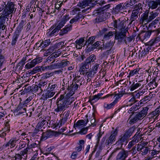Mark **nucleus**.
<instances>
[{"label":"nucleus","mask_w":160,"mask_h":160,"mask_svg":"<svg viewBox=\"0 0 160 160\" xmlns=\"http://www.w3.org/2000/svg\"><path fill=\"white\" fill-rule=\"evenodd\" d=\"M136 146L137 151L138 152H141L142 149H143L145 145H144L142 144H138Z\"/></svg>","instance_id":"53"},{"label":"nucleus","mask_w":160,"mask_h":160,"mask_svg":"<svg viewBox=\"0 0 160 160\" xmlns=\"http://www.w3.org/2000/svg\"><path fill=\"white\" fill-rule=\"evenodd\" d=\"M66 22L61 19L58 25L57 26L58 28L60 29L65 24Z\"/></svg>","instance_id":"52"},{"label":"nucleus","mask_w":160,"mask_h":160,"mask_svg":"<svg viewBox=\"0 0 160 160\" xmlns=\"http://www.w3.org/2000/svg\"><path fill=\"white\" fill-rule=\"evenodd\" d=\"M3 130L4 132H9L10 131V126L8 122L7 121L5 122V127L3 129Z\"/></svg>","instance_id":"44"},{"label":"nucleus","mask_w":160,"mask_h":160,"mask_svg":"<svg viewBox=\"0 0 160 160\" xmlns=\"http://www.w3.org/2000/svg\"><path fill=\"white\" fill-rule=\"evenodd\" d=\"M124 9V7L123 3H121L118 4L113 9L115 11L117 12Z\"/></svg>","instance_id":"30"},{"label":"nucleus","mask_w":160,"mask_h":160,"mask_svg":"<svg viewBox=\"0 0 160 160\" xmlns=\"http://www.w3.org/2000/svg\"><path fill=\"white\" fill-rule=\"evenodd\" d=\"M88 122V119H87L86 123H85V121L83 120H79L74 125V126L77 128H79L85 126V124Z\"/></svg>","instance_id":"25"},{"label":"nucleus","mask_w":160,"mask_h":160,"mask_svg":"<svg viewBox=\"0 0 160 160\" xmlns=\"http://www.w3.org/2000/svg\"><path fill=\"white\" fill-rule=\"evenodd\" d=\"M71 117L70 115V111L68 110L65 111L63 113L62 117L63 121L64 122H67L68 120Z\"/></svg>","instance_id":"31"},{"label":"nucleus","mask_w":160,"mask_h":160,"mask_svg":"<svg viewBox=\"0 0 160 160\" xmlns=\"http://www.w3.org/2000/svg\"><path fill=\"white\" fill-rule=\"evenodd\" d=\"M126 22L124 21H121L119 19L114 21L113 26L117 30L121 32H127L128 29L126 28Z\"/></svg>","instance_id":"5"},{"label":"nucleus","mask_w":160,"mask_h":160,"mask_svg":"<svg viewBox=\"0 0 160 160\" xmlns=\"http://www.w3.org/2000/svg\"><path fill=\"white\" fill-rule=\"evenodd\" d=\"M144 80H141L139 81L136 83H135L134 82H133L129 88L130 91H133L142 86L141 88H142L144 87V84H142L141 82Z\"/></svg>","instance_id":"12"},{"label":"nucleus","mask_w":160,"mask_h":160,"mask_svg":"<svg viewBox=\"0 0 160 160\" xmlns=\"http://www.w3.org/2000/svg\"><path fill=\"white\" fill-rule=\"evenodd\" d=\"M96 59V55L92 54L90 55L89 57L86 60V62H88L89 64H90L91 62H93Z\"/></svg>","instance_id":"33"},{"label":"nucleus","mask_w":160,"mask_h":160,"mask_svg":"<svg viewBox=\"0 0 160 160\" xmlns=\"http://www.w3.org/2000/svg\"><path fill=\"white\" fill-rule=\"evenodd\" d=\"M149 101V100L148 96H146L139 101V105H141L142 104H145Z\"/></svg>","instance_id":"45"},{"label":"nucleus","mask_w":160,"mask_h":160,"mask_svg":"<svg viewBox=\"0 0 160 160\" xmlns=\"http://www.w3.org/2000/svg\"><path fill=\"white\" fill-rule=\"evenodd\" d=\"M99 67V64L98 63H96L94 66L92 68V70L96 74L98 70V68Z\"/></svg>","instance_id":"54"},{"label":"nucleus","mask_w":160,"mask_h":160,"mask_svg":"<svg viewBox=\"0 0 160 160\" xmlns=\"http://www.w3.org/2000/svg\"><path fill=\"white\" fill-rule=\"evenodd\" d=\"M160 152V151H156V150H152L151 153V155L153 157H156V156L157 154L159 153Z\"/></svg>","instance_id":"62"},{"label":"nucleus","mask_w":160,"mask_h":160,"mask_svg":"<svg viewBox=\"0 0 160 160\" xmlns=\"http://www.w3.org/2000/svg\"><path fill=\"white\" fill-rule=\"evenodd\" d=\"M55 92L52 90H48L45 94V97L47 98H51L55 94Z\"/></svg>","instance_id":"37"},{"label":"nucleus","mask_w":160,"mask_h":160,"mask_svg":"<svg viewBox=\"0 0 160 160\" xmlns=\"http://www.w3.org/2000/svg\"><path fill=\"white\" fill-rule=\"evenodd\" d=\"M95 74V72H94L92 71L91 70L89 72H87L86 73V75L87 76V78H92L94 77Z\"/></svg>","instance_id":"48"},{"label":"nucleus","mask_w":160,"mask_h":160,"mask_svg":"<svg viewBox=\"0 0 160 160\" xmlns=\"http://www.w3.org/2000/svg\"><path fill=\"white\" fill-rule=\"evenodd\" d=\"M120 148H115L113 151L112 152L111 154H110V155L109 156L108 160H109L110 159L112 158L113 155L117 151H118V150H120Z\"/></svg>","instance_id":"60"},{"label":"nucleus","mask_w":160,"mask_h":160,"mask_svg":"<svg viewBox=\"0 0 160 160\" xmlns=\"http://www.w3.org/2000/svg\"><path fill=\"white\" fill-rule=\"evenodd\" d=\"M128 155V153L127 151L122 150L117 156L116 160H125Z\"/></svg>","instance_id":"11"},{"label":"nucleus","mask_w":160,"mask_h":160,"mask_svg":"<svg viewBox=\"0 0 160 160\" xmlns=\"http://www.w3.org/2000/svg\"><path fill=\"white\" fill-rule=\"evenodd\" d=\"M28 152V150L26 148L24 149L22 151H21L20 154L21 156H22V158L26 159L27 157V154Z\"/></svg>","instance_id":"34"},{"label":"nucleus","mask_w":160,"mask_h":160,"mask_svg":"<svg viewBox=\"0 0 160 160\" xmlns=\"http://www.w3.org/2000/svg\"><path fill=\"white\" fill-rule=\"evenodd\" d=\"M51 42L50 39H48L45 41L42 40V48H45L49 46Z\"/></svg>","instance_id":"43"},{"label":"nucleus","mask_w":160,"mask_h":160,"mask_svg":"<svg viewBox=\"0 0 160 160\" xmlns=\"http://www.w3.org/2000/svg\"><path fill=\"white\" fill-rule=\"evenodd\" d=\"M47 84V82L45 81H41L39 82L38 85L39 88L40 92V93L41 92L43 91L42 88H43L44 86Z\"/></svg>","instance_id":"40"},{"label":"nucleus","mask_w":160,"mask_h":160,"mask_svg":"<svg viewBox=\"0 0 160 160\" xmlns=\"http://www.w3.org/2000/svg\"><path fill=\"white\" fill-rule=\"evenodd\" d=\"M106 14L104 12H101L100 15L96 19V21L97 22H99L104 21L106 19Z\"/></svg>","instance_id":"23"},{"label":"nucleus","mask_w":160,"mask_h":160,"mask_svg":"<svg viewBox=\"0 0 160 160\" xmlns=\"http://www.w3.org/2000/svg\"><path fill=\"white\" fill-rule=\"evenodd\" d=\"M127 32H120L116 34L115 35V39L118 40L119 42H122L124 41L125 44L127 43L126 40V33Z\"/></svg>","instance_id":"9"},{"label":"nucleus","mask_w":160,"mask_h":160,"mask_svg":"<svg viewBox=\"0 0 160 160\" xmlns=\"http://www.w3.org/2000/svg\"><path fill=\"white\" fill-rule=\"evenodd\" d=\"M159 41H160V35L156 37L154 39H152L149 42V43L151 45H152L153 44Z\"/></svg>","instance_id":"47"},{"label":"nucleus","mask_w":160,"mask_h":160,"mask_svg":"<svg viewBox=\"0 0 160 160\" xmlns=\"http://www.w3.org/2000/svg\"><path fill=\"white\" fill-rule=\"evenodd\" d=\"M158 13L157 12H150V15L148 18V19H149L148 21L149 22L151 21L152 20L154 19L155 17L157 16L158 15Z\"/></svg>","instance_id":"38"},{"label":"nucleus","mask_w":160,"mask_h":160,"mask_svg":"<svg viewBox=\"0 0 160 160\" xmlns=\"http://www.w3.org/2000/svg\"><path fill=\"white\" fill-rule=\"evenodd\" d=\"M158 5V0H155V1H151L148 3V6L149 8H151L152 9L156 8Z\"/></svg>","instance_id":"24"},{"label":"nucleus","mask_w":160,"mask_h":160,"mask_svg":"<svg viewBox=\"0 0 160 160\" xmlns=\"http://www.w3.org/2000/svg\"><path fill=\"white\" fill-rule=\"evenodd\" d=\"M18 140L14 139H10L8 142L5 145L6 147H9L10 148L14 147L16 145V142Z\"/></svg>","instance_id":"26"},{"label":"nucleus","mask_w":160,"mask_h":160,"mask_svg":"<svg viewBox=\"0 0 160 160\" xmlns=\"http://www.w3.org/2000/svg\"><path fill=\"white\" fill-rule=\"evenodd\" d=\"M93 0H81L78 4V6L82 8H84L87 6L93 4Z\"/></svg>","instance_id":"10"},{"label":"nucleus","mask_w":160,"mask_h":160,"mask_svg":"<svg viewBox=\"0 0 160 160\" xmlns=\"http://www.w3.org/2000/svg\"><path fill=\"white\" fill-rule=\"evenodd\" d=\"M26 143L24 142H21L19 145V147L17 149L18 150L21 149L22 148H25L26 147Z\"/></svg>","instance_id":"61"},{"label":"nucleus","mask_w":160,"mask_h":160,"mask_svg":"<svg viewBox=\"0 0 160 160\" xmlns=\"http://www.w3.org/2000/svg\"><path fill=\"white\" fill-rule=\"evenodd\" d=\"M160 114V106L157 108L154 111L152 112L150 114L151 118L154 119H157V117Z\"/></svg>","instance_id":"16"},{"label":"nucleus","mask_w":160,"mask_h":160,"mask_svg":"<svg viewBox=\"0 0 160 160\" xmlns=\"http://www.w3.org/2000/svg\"><path fill=\"white\" fill-rule=\"evenodd\" d=\"M102 95V93H99L96 95L93 96L91 100V102H94L93 101L94 100H95V101H98Z\"/></svg>","instance_id":"41"},{"label":"nucleus","mask_w":160,"mask_h":160,"mask_svg":"<svg viewBox=\"0 0 160 160\" xmlns=\"http://www.w3.org/2000/svg\"><path fill=\"white\" fill-rule=\"evenodd\" d=\"M133 139L132 140L133 142L136 143L138 142L139 141V136L138 133L137 134V133L134 135L133 138Z\"/></svg>","instance_id":"55"},{"label":"nucleus","mask_w":160,"mask_h":160,"mask_svg":"<svg viewBox=\"0 0 160 160\" xmlns=\"http://www.w3.org/2000/svg\"><path fill=\"white\" fill-rule=\"evenodd\" d=\"M150 32H151V34L156 36V37H158V36L160 32V28L155 30L150 31Z\"/></svg>","instance_id":"57"},{"label":"nucleus","mask_w":160,"mask_h":160,"mask_svg":"<svg viewBox=\"0 0 160 160\" xmlns=\"http://www.w3.org/2000/svg\"><path fill=\"white\" fill-rule=\"evenodd\" d=\"M149 11H146L144 13L142 14L141 15V19L140 21V23L143 24V23L146 22L147 23L149 22L148 20V19Z\"/></svg>","instance_id":"13"},{"label":"nucleus","mask_w":160,"mask_h":160,"mask_svg":"<svg viewBox=\"0 0 160 160\" xmlns=\"http://www.w3.org/2000/svg\"><path fill=\"white\" fill-rule=\"evenodd\" d=\"M128 140H127L122 135L120 136V138L118 139V140L116 144H120L121 145V147H122V145L124 144L125 143V145H126L128 142Z\"/></svg>","instance_id":"20"},{"label":"nucleus","mask_w":160,"mask_h":160,"mask_svg":"<svg viewBox=\"0 0 160 160\" xmlns=\"http://www.w3.org/2000/svg\"><path fill=\"white\" fill-rule=\"evenodd\" d=\"M116 103V101H114L113 102L110 104L105 103L104 106L107 109H109L113 107Z\"/></svg>","instance_id":"35"},{"label":"nucleus","mask_w":160,"mask_h":160,"mask_svg":"<svg viewBox=\"0 0 160 160\" xmlns=\"http://www.w3.org/2000/svg\"><path fill=\"white\" fill-rule=\"evenodd\" d=\"M38 85L33 84L32 86V91L36 92L38 91L39 89Z\"/></svg>","instance_id":"59"},{"label":"nucleus","mask_w":160,"mask_h":160,"mask_svg":"<svg viewBox=\"0 0 160 160\" xmlns=\"http://www.w3.org/2000/svg\"><path fill=\"white\" fill-rule=\"evenodd\" d=\"M39 145L36 144V143H33L32 144H31L30 145H29V142H28L27 144V147L26 148L28 149V150L29 149H32V151L35 150V151H38L37 150H36L34 149H33V148L34 149L36 148H37L38 149L39 148Z\"/></svg>","instance_id":"27"},{"label":"nucleus","mask_w":160,"mask_h":160,"mask_svg":"<svg viewBox=\"0 0 160 160\" xmlns=\"http://www.w3.org/2000/svg\"><path fill=\"white\" fill-rule=\"evenodd\" d=\"M114 44L113 41L111 42V41L103 44V46L101 47V50H107L108 51H110L112 49V48Z\"/></svg>","instance_id":"15"},{"label":"nucleus","mask_w":160,"mask_h":160,"mask_svg":"<svg viewBox=\"0 0 160 160\" xmlns=\"http://www.w3.org/2000/svg\"><path fill=\"white\" fill-rule=\"evenodd\" d=\"M151 34L150 31L145 32H143L140 34V37L142 40H144L147 38H149Z\"/></svg>","instance_id":"22"},{"label":"nucleus","mask_w":160,"mask_h":160,"mask_svg":"<svg viewBox=\"0 0 160 160\" xmlns=\"http://www.w3.org/2000/svg\"><path fill=\"white\" fill-rule=\"evenodd\" d=\"M44 118H42L40 121L38 123L37 125L36 128L38 129H41L42 127L44 128L48 126V122Z\"/></svg>","instance_id":"14"},{"label":"nucleus","mask_w":160,"mask_h":160,"mask_svg":"<svg viewBox=\"0 0 160 160\" xmlns=\"http://www.w3.org/2000/svg\"><path fill=\"white\" fill-rule=\"evenodd\" d=\"M89 64L85 62L84 63H82V66L81 67L79 71L80 72V74H84V72L87 71V69H88L89 68Z\"/></svg>","instance_id":"18"},{"label":"nucleus","mask_w":160,"mask_h":160,"mask_svg":"<svg viewBox=\"0 0 160 160\" xmlns=\"http://www.w3.org/2000/svg\"><path fill=\"white\" fill-rule=\"evenodd\" d=\"M70 18V17L69 15H65L62 17V19L65 22H67Z\"/></svg>","instance_id":"64"},{"label":"nucleus","mask_w":160,"mask_h":160,"mask_svg":"<svg viewBox=\"0 0 160 160\" xmlns=\"http://www.w3.org/2000/svg\"><path fill=\"white\" fill-rule=\"evenodd\" d=\"M148 109L149 108L148 107H145L143 108V109L141 112H138L142 118L146 115Z\"/></svg>","instance_id":"32"},{"label":"nucleus","mask_w":160,"mask_h":160,"mask_svg":"<svg viewBox=\"0 0 160 160\" xmlns=\"http://www.w3.org/2000/svg\"><path fill=\"white\" fill-rule=\"evenodd\" d=\"M69 62L66 60H63L59 62L57 60L56 63L49 66L42 67V70L43 71L45 70H52L62 68L69 64Z\"/></svg>","instance_id":"3"},{"label":"nucleus","mask_w":160,"mask_h":160,"mask_svg":"<svg viewBox=\"0 0 160 160\" xmlns=\"http://www.w3.org/2000/svg\"><path fill=\"white\" fill-rule=\"evenodd\" d=\"M53 135V133L51 131H48L42 133L41 138L42 140H45Z\"/></svg>","instance_id":"19"},{"label":"nucleus","mask_w":160,"mask_h":160,"mask_svg":"<svg viewBox=\"0 0 160 160\" xmlns=\"http://www.w3.org/2000/svg\"><path fill=\"white\" fill-rule=\"evenodd\" d=\"M3 3L4 4H2L0 6V12H2L0 18L4 19L5 22L6 18L8 19V18L11 17L15 9V4L11 2H8L6 5L5 2Z\"/></svg>","instance_id":"2"},{"label":"nucleus","mask_w":160,"mask_h":160,"mask_svg":"<svg viewBox=\"0 0 160 160\" xmlns=\"http://www.w3.org/2000/svg\"><path fill=\"white\" fill-rule=\"evenodd\" d=\"M114 34V32L112 31H110L108 32H106L103 35V38L105 40H108L113 36Z\"/></svg>","instance_id":"28"},{"label":"nucleus","mask_w":160,"mask_h":160,"mask_svg":"<svg viewBox=\"0 0 160 160\" xmlns=\"http://www.w3.org/2000/svg\"><path fill=\"white\" fill-rule=\"evenodd\" d=\"M132 2V0H131L130 1H128L125 2L124 4H123V5L124 7V9H125L128 7H130L133 4H134V3H133Z\"/></svg>","instance_id":"46"},{"label":"nucleus","mask_w":160,"mask_h":160,"mask_svg":"<svg viewBox=\"0 0 160 160\" xmlns=\"http://www.w3.org/2000/svg\"><path fill=\"white\" fill-rule=\"evenodd\" d=\"M53 28H52V27L50 28V30L47 33L48 36H49L50 37H52L56 35L57 32L60 29L59 28H58L56 26L53 30L51 31L53 29Z\"/></svg>","instance_id":"21"},{"label":"nucleus","mask_w":160,"mask_h":160,"mask_svg":"<svg viewBox=\"0 0 160 160\" xmlns=\"http://www.w3.org/2000/svg\"><path fill=\"white\" fill-rule=\"evenodd\" d=\"M18 37H19V35L18 34H16L14 35L13 36V37L12 42V45H14L15 44L16 42L17 41V39H18Z\"/></svg>","instance_id":"51"},{"label":"nucleus","mask_w":160,"mask_h":160,"mask_svg":"<svg viewBox=\"0 0 160 160\" xmlns=\"http://www.w3.org/2000/svg\"><path fill=\"white\" fill-rule=\"evenodd\" d=\"M95 39L94 36L90 37L87 41L86 42V44L88 43V45L89 44H92L94 42V40Z\"/></svg>","instance_id":"50"},{"label":"nucleus","mask_w":160,"mask_h":160,"mask_svg":"<svg viewBox=\"0 0 160 160\" xmlns=\"http://www.w3.org/2000/svg\"><path fill=\"white\" fill-rule=\"evenodd\" d=\"M135 130V128L134 127H132L126 131L122 135L128 140V138L131 136Z\"/></svg>","instance_id":"17"},{"label":"nucleus","mask_w":160,"mask_h":160,"mask_svg":"<svg viewBox=\"0 0 160 160\" xmlns=\"http://www.w3.org/2000/svg\"><path fill=\"white\" fill-rule=\"evenodd\" d=\"M32 96H30L25 101H24V103H23L22 105V107H24L25 106L27 107V104L29 103L32 99Z\"/></svg>","instance_id":"56"},{"label":"nucleus","mask_w":160,"mask_h":160,"mask_svg":"<svg viewBox=\"0 0 160 160\" xmlns=\"http://www.w3.org/2000/svg\"><path fill=\"white\" fill-rule=\"evenodd\" d=\"M140 10V8H138L134 9L132 11L131 15L138 18V14L139 13Z\"/></svg>","instance_id":"49"},{"label":"nucleus","mask_w":160,"mask_h":160,"mask_svg":"<svg viewBox=\"0 0 160 160\" xmlns=\"http://www.w3.org/2000/svg\"><path fill=\"white\" fill-rule=\"evenodd\" d=\"M113 130L111 132L109 137L106 140H105L106 146L107 147L111 144L116 140V137L117 135L118 130L117 128L114 129L112 128Z\"/></svg>","instance_id":"6"},{"label":"nucleus","mask_w":160,"mask_h":160,"mask_svg":"<svg viewBox=\"0 0 160 160\" xmlns=\"http://www.w3.org/2000/svg\"><path fill=\"white\" fill-rule=\"evenodd\" d=\"M142 119V118L138 112H135L130 115L129 118V123L130 124H133Z\"/></svg>","instance_id":"7"},{"label":"nucleus","mask_w":160,"mask_h":160,"mask_svg":"<svg viewBox=\"0 0 160 160\" xmlns=\"http://www.w3.org/2000/svg\"><path fill=\"white\" fill-rule=\"evenodd\" d=\"M137 18L136 16L131 15L129 20L130 21L129 22V24H132L133 22L134 23L135 22V20H136Z\"/></svg>","instance_id":"58"},{"label":"nucleus","mask_w":160,"mask_h":160,"mask_svg":"<svg viewBox=\"0 0 160 160\" xmlns=\"http://www.w3.org/2000/svg\"><path fill=\"white\" fill-rule=\"evenodd\" d=\"M78 85L76 83H72L69 86V85L66 92V95H61L57 100V107L54 109V111L57 113H61L63 112L72 102L73 98H71L77 90Z\"/></svg>","instance_id":"1"},{"label":"nucleus","mask_w":160,"mask_h":160,"mask_svg":"<svg viewBox=\"0 0 160 160\" xmlns=\"http://www.w3.org/2000/svg\"><path fill=\"white\" fill-rule=\"evenodd\" d=\"M139 70V69L138 68H136L133 70H130L128 75L127 76L128 78H129V80H130V78L131 77L138 74Z\"/></svg>","instance_id":"29"},{"label":"nucleus","mask_w":160,"mask_h":160,"mask_svg":"<svg viewBox=\"0 0 160 160\" xmlns=\"http://www.w3.org/2000/svg\"><path fill=\"white\" fill-rule=\"evenodd\" d=\"M62 4V3L60 2H57L56 3L55 6V12H56L57 10V12H58L59 10H61V7Z\"/></svg>","instance_id":"42"},{"label":"nucleus","mask_w":160,"mask_h":160,"mask_svg":"<svg viewBox=\"0 0 160 160\" xmlns=\"http://www.w3.org/2000/svg\"><path fill=\"white\" fill-rule=\"evenodd\" d=\"M150 148L148 147L144 146L143 149L141 152H140L139 153L141 154L142 155H146L148 154V151H150Z\"/></svg>","instance_id":"36"},{"label":"nucleus","mask_w":160,"mask_h":160,"mask_svg":"<svg viewBox=\"0 0 160 160\" xmlns=\"http://www.w3.org/2000/svg\"><path fill=\"white\" fill-rule=\"evenodd\" d=\"M80 19L79 16H76L75 17L72 18L70 21V24L66 25L64 28L61 30L59 32L60 35L62 36L64 34H67L68 32L72 29V24L76 22Z\"/></svg>","instance_id":"4"},{"label":"nucleus","mask_w":160,"mask_h":160,"mask_svg":"<svg viewBox=\"0 0 160 160\" xmlns=\"http://www.w3.org/2000/svg\"><path fill=\"white\" fill-rule=\"evenodd\" d=\"M84 41V38H81L79 39V40H77L75 41V43L79 45H80Z\"/></svg>","instance_id":"63"},{"label":"nucleus","mask_w":160,"mask_h":160,"mask_svg":"<svg viewBox=\"0 0 160 160\" xmlns=\"http://www.w3.org/2000/svg\"><path fill=\"white\" fill-rule=\"evenodd\" d=\"M42 58L41 57H38L32 60L30 63H27L25 66V68L27 69L31 68L35 66L38 63L42 61Z\"/></svg>","instance_id":"8"},{"label":"nucleus","mask_w":160,"mask_h":160,"mask_svg":"<svg viewBox=\"0 0 160 160\" xmlns=\"http://www.w3.org/2000/svg\"><path fill=\"white\" fill-rule=\"evenodd\" d=\"M106 138V137H103L101 139L100 144L99 147L100 150H102L106 146V142H105Z\"/></svg>","instance_id":"39"}]
</instances>
